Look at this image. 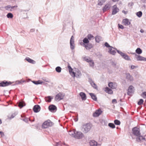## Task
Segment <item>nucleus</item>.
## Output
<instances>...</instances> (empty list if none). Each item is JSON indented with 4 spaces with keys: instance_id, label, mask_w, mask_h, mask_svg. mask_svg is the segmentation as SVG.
<instances>
[{
    "instance_id": "10",
    "label": "nucleus",
    "mask_w": 146,
    "mask_h": 146,
    "mask_svg": "<svg viewBox=\"0 0 146 146\" xmlns=\"http://www.w3.org/2000/svg\"><path fill=\"white\" fill-rule=\"evenodd\" d=\"M112 14L115 15L119 11V9L117 7L116 5H114L113 7Z\"/></svg>"
},
{
    "instance_id": "25",
    "label": "nucleus",
    "mask_w": 146,
    "mask_h": 146,
    "mask_svg": "<svg viewBox=\"0 0 146 146\" xmlns=\"http://www.w3.org/2000/svg\"><path fill=\"white\" fill-rule=\"evenodd\" d=\"M97 142L94 140L90 142V146H97Z\"/></svg>"
},
{
    "instance_id": "41",
    "label": "nucleus",
    "mask_w": 146,
    "mask_h": 146,
    "mask_svg": "<svg viewBox=\"0 0 146 146\" xmlns=\"http://www.w3.org/2000/svg\"><path fill=\"white\" fill-rule=\"evenodd\" d=\"M114 123L117 125H119L120 124V122L117 119H115L114 121Z\"/></svg>"
},
{
    "instance_id": "5",
    "label": "nucleus",
    "mask_w": 146,
    "mask_h": 146,
    "mask_svg": "<svg viewBox=\"0 0 146 146\" xmlns=\"http://www.w3.org/2000/svg\"><path fill=\"white\" fill-rule=\"evenodd\" d=\"M52 123L50 120H48L44 122L42 125V127L44 128H46L52 126Z\"/></svg>"
},
{
    "instance_id": "23",
    "label": "nucleus",
    "mask_w": 146,
    "mask_h": 146,
    "mask_svg": "<svg viewBox=\"0 0 146 146\" xmlns=\"http://www.w3.org/2000/svg\"><path fill=\"white\" fill-rule=\"evenodd\" d=\"M123 22L124 25L126 26H128L131 23L129 21V20L127 19H124L123 20Z\"/></svg>"
},
{
    "instance_id": "64",
    "label": "nucleus",
    "mask_w": 146,
    "mask_h": 146,
    "mask_svg": "<svg viewBox=\"0 0 146 146\" xmlns=\"http://www.w3.org/2000/svg\"><path fill=\"white\" fill-rule=\"evenodd\" d=\"M78 118L77 117H75L74 119V121L75 122H76L78 121Z\"/></svg>"
},
{
    "instance_id": "32",
    "label": "nucleus",
    "mask_w": 146,
    "mask_h": 146,
    "mask_svg": "<svg viewBox=\"0 0 146 146\" xmlns=\"http://www.w3.org/2000/svg\"><path fill=\"white\" fill-rule=\"evenodd\" d=\"M36 85H38L39 84H42L43 82L40 80H38L37 81H32Z\"/></svg>"
},
{
    "instance_id": "51",
    "label": "nucleus",
    "mask_w": 146,
    "mask_h": 146,
    "mask_svg": "<svg viewBox=\"0 0 146 146\" xmlns=\"http://www.w3.org/2000/svg\"><path fill=\"white\" fill-rule=\"evenodd\" d=\"M11 6L10 5H8L5 7V9L6 10H8L9 9L11 8Z\"/></svg>"
},
{
    "instance_id": "29",
    "label": "nucleus",
    "mask_w": 146,
    "mask_h": 146,
    "mask_svg": "<svg viewBox=\"0 0 146 146\" xmlns=\"http://www.w3.org/2000/svg\"><path fill=\"white\" fill-rule=\"evenodd\" d=\"M102 37L99 36L97 35L95 37L96 41L98 43L99 42L102 40Z\"/></svg>"
},
{
    "instance_id": "20",
    "label": "nucleus",
    "mask_w": 146,
    "mask_h": 146,
    "mask_svg": "<svg viewBox=\"0 0 146 146\" xmlns=\"http://www.w3.org/2000/svg\"><path fill=\"white\" fill-rule=\"evenodd\" d=\"M26 105L25 103L23 101H20L18 104V106L20 108H21L24 106Z\"/></svg>"
},
{
    "instance_id": "54",
    "label": "nucleus",
    "mask_w": 146,
    "mask_h": 146,
    "mask_svg": "<svg viewBox=\"0 0 146 146\" xmlns=\"http://www.w3.org/2000/svg\"><path fill=\"white\" fill-rule=\"evenodd\" d=\"M68 68L69 69V72H70L71 71H72L73 69L70 65H68Z\"/></svg>"
},
{
    "instance_id": "9",
    "label": "nucleus",
    "mask_w": 146,
    "mask_h": 146,
    "mask_svg": "<svg viewBox=\"0 0 146 146\" xmlns=\"http://www.w3.org/2000/svg\"><path fill=\"white\" fill-rule=\"evenodd\" d=\"M64 95L63 94L59 93L56 96L55 100L56 101H59L63 98Z\"/></svg>"
},
{
    "instance_id": "49",
    "label": "nucleus",
    "mask_w": 146,
    "mask_h": 146,
    "mask_svg": "<svg viewBox=\"0 0 146 146\" xmlns=\"http://www.w3.org/2000/svg\"><path fill=\"white\" fill-rule=\"evenodd\" d=\"M142 96L145 98H146V92H144L142 93L141 95Z\"/></svg>"
},
{
    "instance_id": "11",
    "label": "nucleus",
    "mask_w": 146,
    "mask_h": 146,
    "mask_svg": "<svg viewBox=\"0 0 146 146\" xmlns=\"http://www.w3.org/2000/svg\"><path fill=\"white\" fill-rule=\"evenodd\" d=\"M137 136V137H136V141L138 142H139L143 140L146 141L145 137L141 136V135H140Z\"/></svg>"
},
{
    "instance_id": "59",
    "label": "nucleus",
    "mask_w": 146,
    "mask_h": 146,
    "mask_svg": "<svg viewBox=\"0 0 146 146\" xmlns=\"http://www.w3.org/2000/svg\"><path fill=\"white\" fill-rule=\"evenodd\" d=\"M0 134L1 135L2 137L5 135L4 133L2 131H0Z\"/></svg>"
},
{
    "instance_id": "2",
    "label": "nucleus",
    "mask_w": 146,
    "mask_h": 146,
    "mask_svg": "<svg viewBox=\"0 0 146 146\" xmlns=\"http://www.w3.org/2000/svg\"><path fill=\"white\" fill-rule=\"evenodd\" d=\"M133 134L136 136H138L141 135L140 130L139 128L137 127H135L132 129Z\"/></svg>"
},
{
    "instance_id": "3",
    "label": "nucleus",
    "mask_w": 146,
    "mask_h": 146,
    "mask_svg": "<svg viewBox=\"0 0 146 146\" xmlns=\"http://www.w3.org/2000/svg\"><path fill=\"white\" fill-rule=\"evenodd\" d=\"M13 82L4 80L0 82V87H4L11 85Z\"/></svg>"
},
{
    "instance_id": "46",
    "label": "nucleus",
    "mask_w": 146,
    "mask_h": 146,
    "mask_svg": "<svg viewBox=\"0 0 146 146\" xmlns=\"http://www.w3.org/2000/svg\"><path fill=\"white\" fill-rule=\"evenodd\" d=\"M69 73L73 77H75V76H76V73L72 71H71L70 72H69Z\"/></svg>"
},
{
    "instance_id": "15",
    "label": "nucleus",
    "mask_w": 146,
    "mask_h": 146,
    "mask_svg": "<svg viewBox=\"0 0 146 146\" xmlns=\"http://www.w3.org/2000/svg\"><path fill=\"white\" fill-rule=\"evenodd\" d=\"M126 78L128 80L132 81L133 80V77L129 73H126Z\"/></svg>"
},
{
    "instance_id": "14",
    "label": "nucleus",
    "mask_w": 146,
    "mask_h": 146,
    "mask_svg": "<svg viewBox=\"0 0 146 146\" xmlns=\"http://www.w3.org/2000/svg\"><path fill=\"white\" fill-rule=\"evenodd\" d=\"M117 84L115 83L110 82L108 84V86L113 89H116L117 87Z\"/></svg>"
},
{
    "instance_id": "17",
    "label": "nucleus",
    "mask_w": 146,
    "mask_h": 146,
    "mask_svg": "<svg viewBox=\"0 0 146 146\" xmlns=\"http://www.w3.org/2000/svg\"><path fill=\"white\" fill-rule=\"evenodd\" d=\"M102 111L101 110H97L94 113H93V116L94 117L98 116L102 113Z\"/></svg>"
},
{
    "instance_id": "56",
    "label": "nucleus",
    "mask_w": 146,
    "mask_h": 146,
    "mask_svg": "<svg viewBox=\"0 0 146 146\" xmlns=\"http://www.w3.org/2000/svg\"><path fill=\"white\" fill-rule=\"evenodd\" d=\"M15 116V114H13L11 115L10 117V119H11L13 118Z\"/></svg>"
},
{
    "instance_id": "47",
    "label": "nucleus",
    "mask_w": 146,
    "mask_h": 146,
    "mask_svg": "<svg viewBox=\"0 0 146 146\" xmlns=\"http://www.w3.org/2000/svg\"><path fill=\"white\" fill-rule=\"evenodd\" d=\"M88 82L91 85V86L93 84L94 82L92 79L91 78H89L88 79Z\"/></svg>"
},
{
    "instance_id": "45",
    "label": "nucleus",
    "mask_w": 146,
    "mask_h": 146,
    "mask_svg": "<svg viewBox=\"0 0 146 146\" xmlns=\"http://www.w3.org/2000/svg\"><path fill=\"white\" fill-rule=\"evenodd\" d=\"M84 60L86 61V62H87L88 63H89L90 62V61L91 60V58L89 57H88V58H87L86 57H84Z\"/></svg>"
},
{
    "instance_id": "55",
    "label": "nucleus",
    "mask_w": 146,
    "mask_h": 146,
    "mask_svg": "<svg viewBox=\"0 0 146 146\" xmlns=\"http://www.w3.org/2000/svg\"><path fill=\"white\" fill-rule=\"evenodd\" d=\"M22 120L26 122H27L28 121V118L26 117H25L23 119H22Z\"/></svg>"
},
{
    "instance_id": "24",
    "label": "nucleus",
    "mask_w": 146,
    "mask_h": 146,
    "mask_svg": "<svg viewBox=\"0 0 146 146\" xmlns=\"http://www.w3.org/2000/svg\"><path fill=\"white\" fill-rule=\"evenodd\" d=\"M84 47L86 49L89 50L91 49L93 47V46L91 44L89 43L85 44V45H84Z\"/></svg>"
},
{
    "instance_id": "43",
    "label": "nucleus",
    "mask_w": 146,
    "mask_h": 146,
    "mask_svg": "<svg viewBox=\"0 0 146 146\" xmlns=\"http://www.w3.org/2000/svg\"><path fill=\"white\" fill-rule=\"evenodd\" d=\"M24 82V81H22V80H20V81H17L15 82V84L13 85H14L15 84H22V83Z\"/></svg>"
},
{
    "instance_id": "40",
    "label": "nucleus",
    "mask_w": 146,
    "mask_h": 146,
    "mask_svg": "<svg viewBox=\"0 0 146 146\" xmlns=\"http://www.w3.org/2000/svg\"><path fill=\"white\" fill-rule=\"evenodd\" d=\"M136 15L139 17H141L142 13L141 11H139L136 13Z\"/></svg>"
},
{
    "instance_id": "1",
    "label": "nucleus",
    "mask_w": 146,
    "mask_h": 146,
    "mask_svg": "<svg viewBox=\"0 0 146 146\" xmlns=\"http://www.w3.org/2000/svg\"><path fill=\"white\" fill-rule=\"evenodd\" d=\"M92 128L91 125L88 123L84 124L82 127V131L84 133H86L89 131Z\"/></svg>"
},
{
    "instance_id": "42",
    "label": "nucleus",
    "mask_w": 146,
    "mask_h": 146,
    "mask_svg": "<svg viewBox=\"0 0 146 146\" xmlns=\"http://www.w3.org/2000/svg\"><path fill=\"white\" fill-rule=\"evenodd\" d=\"M89 64L90 66L91 67H93L94 66V62L93 61L91 60L90 62L88 63Z\"/></svg>"
},
{
    "instance_id": "18",
    "label": "nucleus",
    "mask_w": 146,
    "mask_h": 146,
    "mask_svg": "<svg viewBox=\"0 0 146 146\" xmlns=\"http://www.w3.org/2000/svg\"><path fill=\"white\" fill-rule=\"evenodd\" d=\"M110 7V4H107L104 7L103 9V11L104 12L107 10H109Z\"/></svg>"
},
{
    "instance_id": "58",
    "label": "nucleus",
    "mask_w": 146,
    "mask_h": 146,
    "mask_svg": "<svg viewBox=\"0 0 146 146\" xmlns=\"http://www.w3.org/2000/svg\"><path fill=\"white\" fill-rule=\"evenodd\" d=\"M43 80L45 82L48 83L50 82V80H48V79H43Z\"/></svg>"
},
{
    "instance_id": "57",
    "label": "nucleus",
    "mask_w": 146,
    "mask_h": 146,
    "mask_svg": "<svg viewBox=\"0 0 146 146\" xmlns=\"http://www.w3.org/2000/svg\"><path fill=\"white\" fill-rule=\"evenodd\" d=\"M17 5H15L13 6H11V9L10 10L11 11H12V9H13L14 8H17Z\"/></svg>"
},
{
    "instance_id": "19",
    "label": "nucleus",
    "mask_w": 146,
    "mask_h": 146,
    "mask_svg": "<svg viewBox=\"0 0 146 146\" xmlns=\"http://www.w3.org/2000/svg\"><path fill=\"white\" fill-rule=\"evenodd\" d=\"M79 95L81 97L82 100H85L86 99V94L83 92H81L80 93Z\"/></svg>"
},
{
    "instance_id": "22",
    "label": "nucleus",
    "mask_w": 146,
    "mask_h": 146,
    "mask_svg": "<svg viewBox=\"0 0 146 146\" xmlns=\"http://www.w3.org/2000/svg\"><path fill=\"white\" fill-rule=\"evenodd\" d=\"M105 91L107 93L111 94L113 93V92L112 90L108 87L105 88Z\"/></svg>"
},
{
    "instance_id": "53",
    "label": "nucleus",
    "mask_w": 146,
    "mask_h": 146,
    "mask_svg": "<svg viewBox=\"0 0 146 146\" xmlns=\"http://www.w3.org/2000/svg\"><path fill=\"white\" fill-rule=\"evenodd\" d=\"M55 146H61V143L60 142H56Z\"/></svg>"
},
{
    "instance_id": "8",
    "label": "nucleus",
    "mask_w": 146,
    "mask_h": 146,
    "mask_svg": "<svg viewBox=\"0 0 146 146\" xmlns=\"http://www.w3.org/2000/svg\"><path fill=\"white\" fill-rule=\"evenodd\" d=\"M70 45L71 49L72 50L74 48V37L73 36H71L70 40Z\"/></svg>"
},
{
    "instance_id": "48",
    "label": "nucleus",
    "mask_w": 146,
    "mask_h": 146,
    "mask_svg": "<svg viewBox=\"0 0 146 146\" xmlns=\"http://www.w3.org/2000/svg\"><path fill=\"white\" fill-rule=\"evenodd\" d=\"M104 45L106 46L108 48H110L111 47H112V46H110L109 44L107 42H106Z\"/></svg>"
},
{
    "instance_id": "6",
    "label": "nucleus",
    "mask_w": 146,
    "mask_h": 146,
    "mask_svg": "<svg viewBox=\"0 0 146 146\" xmlns=\"http://www.w3.org/2000/svg\"><path fill=\"white\" fill-rule=\"evenodd\" d=\"M74 136V137L77 139H82L84 137V135L82 132L76 131V134Z\"/></svg>"
},
{
    "instance_id": "37",
    "label": "nucleus",
    "mask_w": 146,
    "mask_h": 146,
    "mask_svg": "<svg viewBox=\"0 0 146 146\" xmlns=\"http://www.w3.org/2000/svg\"><path fill=\"white\" fill-rule=\"evenodd\" d=\"M108 125L109 127L113 129L115 127V126L113 123H108Z\"/></svg>"
},
{
    "instance_id": "7",
    "label": "nucleus",
    "mask_w": 146,
    "mask_h": 146,
    "mask_svg": "<svg viewBox=\"0 0 146 146\" xmlns=\"http://www.w3.org/2000/svg\"><path fill=\"white\" fill-rule=\"evenodd\" d=\"M134 87L132 85L130 86L127 90V95L131 96L134 92Z\"/></svg>"
},
{
    "instance_id": "16",
    "label": "nucleus",
    "mask_w": 146,
    "mask_h": 146,
    "mask_svg": "<svg viewBox=\"0 0 146 146\" xmlns=\"http://www.w3.org/2000/svg\"><path fill=\"white\" fill-rule=\"evenodd\" d=\"M136 59L137 61H146V58L143 57L139 55H138V56L136 57Z\"/></svg>"
},
{
    "instance_id": "26",
    "label": "nucleus",
    "mask_w": 146,
    "mask_h": 146,
    "mask_svg": "<svg viewBox=\"0 0 146 146\" xmlns=\"http://www.w3.org/2000/svg\"><path fill=\"white\" fill-rule=\"evenodd\" d=\"M25 60H27L29 62L33 64H34L35 63V61L28 57H26L25 58Z\"/></svg>"
},
{
    "instance_id": "34",
    "label": "nucleus",
    "mask_w": 146,
    "mask_h": 146,
    "mask_svg": "<svg viewBox=\"0 0 146 146\" xmlns=\"http://www.w3.org/2000/svg\"><path fill=\"white\" fill-rule=\"evenodd\" d=\"M75 73L76 75V77H78L79 76H81L82 75L80 71L79 70H78L76 71Z\"/></svg>"
},
{
    "instance_id": "12",
    "label": "nucleus",
    "mask_w": 146,
    "mask_h": 146,
    "mask_svg": "<svg viewBox=\"0 0 146 146\" xmlns=\"http://www.w3.org/2000/svg\"><path fill=\"white\" fill-rule=\"evenodd\" d=\"M33 109L35 113H37L40 111V107L39 105H35L33 107Z\"/></svg>"
},
{
    "instance_id": "21",
    "label": "nucleus",
    "mask_w": 146,
    "mask_h": 146,
    "mask_svg": "<svg viewBox=\"0 0 146 146\" xmlns=\"http://www.w3.org/2000/svg\"><path fill=\"white\" fill-rule=\"evenodd\" d=\"M113 48V47H111V48H109L108 52L109 53L111 54L115 55L116 53V52L115 50H112V48Z\"/></svg>"
},
{
    "instance_id": "31",
    "label": "nucleus",
    "mask_w": 146,
    "mask_h": 146,
    "mask_svg": "<svg viewBox=\"0 0 146 146\" xmlns=\"http://www.w3.org/2000/svg\"><path fill=\"white\" fill-rule=\"evenodd\" d=\"M69 134L72 137H74L75 135L76 134V131H71L69 132Z\"/></svg>"
},
{
    "instance_id": "27",
    "label": "nucleus",
    "mask_w": 146,
    "mask_h": 146,
    "mask_svg": "<svg viewBox=\"0 0 146 146\" xmlns=\"http://www.w3.org/2000/svg\"><path fill=\"white\" fill-rule=\"evenodd\" d=\"M45 99L46 102H50L51 101L52 99H53V98L51 96H48L45 97Z\"/></svg>"
},
{
    "instance_id": "33",
    "label": "nucleus",
    "mask_w": 146,
    "mask_h": 146,
    "mask_svg": "<svg viewBox=\"0 0 146 146\" xmlns=\"http://www.w3.org/2000/svg\"><path fill=\"white\" fill-rule=\"evenodd\" d=\"M136 52L138 54H140L142 53L141 49L139 48H138L135 50Z\"/></svg>"
},
{
    "instance_id": "35",
    "label": "nucleus",
    "mask_w": 146,
    "mask_h": 146,
    "mask_svg": "<svg viewBox=\"0 0 146 146\" xmlns=\"http://www.w3.org/2000/svg\"><path fill=\"white\" fill-rule=\"evenodd\" d=\"M87 37L88 39L90 40L92 39H93L94 38V36L91 34H88L87 36Z\"/></svg>"
},
{
    "instance_id": "62",
    "label": "nucleus",
    "mask_w": 146,
    "mask_h": 146,
    "mask_svg": "<svg viewBox=\"0 0 146 146\" xmlns=\"http://www.w3.org/2000/svg\"><path fill=\"white\" fill-rule=\"evenodd\" d=\"M35 31V29H32L30 30V32H34Z\"/></svg>"
},
{
    "instance_id": "28",
    "label": "nucleus",
    "mask_w": 146,
    "mask_h": 146,
    "mask_svg": "<svg viewBox=\"0 0 146 146\" xmlns=\"http://www.w3.org/2000/svg\"><path fill=\"white\" fill-rule=\"evenodd\" d=\"M89 95L91 96L92 98L95 101H96L97 100V98L96 97V96L94 94L92 93H90Z\"/></svg>"
},
{
    "instance_id": "30",
    "label": "nucleus",
    "mask_w": 146,
    "mask_h": 146,
    "mask_svg": "<svg viewBox=\"0 0 146 146\" xmlns=\"http://www.w3.org/2000/svg\"><path fill=\"white\" fill-rule=\"evenodd\" d=\"M105 0H98V5H99L101 6L105 2Z\"/></svg>"
},
{
    "instance_id": "36",
    "label": "nucleus",
    "mask_w": 146,
    "mask_h": 146,
    "mask_svg": "<svg viewBox=\"0 0 146 146\" xmlns=\"http://www.w3.org/2000/svg\"><path fill=\"white\" fill-rule=\"evenodd\" d=\"M83 42L85 44H88L89 42V40L86 37L85 38L83 39Z\"/></svg>"
},
{
    "instance_id": "61",
    "label": "nucleus",
    "mask_w": 146,
    "mask_h": 146,
    "mask_svg": "<svg viewBox=\"0 0 146 146\" xmlns=\"http://www.w3.org/2000/svg\"><path fill=\"white\" fill-rule=\"evenodd\" d=\"M112 103L115 102V103H117V100L115 99H113L112 100Z\"/></svg>"
},
{
    "instance_id": "63",
    "label": "nucleus",
    "mask_w": 146,
    "mask_h": 146,
    "mask_svg": "<svg viewBox=\"0 0 146 146\" xmlns=\"http://www.w3.org/2000/svg\"><path fill=\"white\" fill-rule=\"evenodd\" d=\"M135 67V66L134 65H131V68L133 69H134Z\"/></svg>"
},
{
    "instance_id": "13",
    "label": "nucleus",
    "mask_w": 146,
    "mask_h": 146,
    "mask_svg": "<svg viewBox=\"0 0 146 146\" xmlns=\"http://www.w3.org/2000/svg\"><path fill=\"white\" fill-rule=\"evenodd\" d=\"M48 109L51 112H54L55 110L56 111L57 110V108L56 106L52 104L50 105L48 107Z\"/></svg>"
},
{
    "instance_id": "4",
    "label": "nucleus",
    "mask_w": 146,
    "mask_h": 146,
    "mask_svg": "<svg viewBox=\"0 0 146 146\" xmlns=\"http://www.w3.org/2000/svg\"><path fill=\"white\" fill-rule=\"evenodd\" d=\"M117 52L125 60H131L130 58L127 54H125V53H123L118 50H117Z\"/></svg>"
},
{
    "instance_id": "50",
    "label": "nucleus",
    "mask_w": 146,
    "mask_h": 146,
    "mask_svg": "<svg viewBox=\"0 0 146 146\" xmlns=\"http://www.w3.org/2000/svg\"><path fill=\"white\" fill-rule=\"evenodd\" d=\"M92 86L95 89H97V85L94 82Z\"/></svg>"
},
{
    "instance_id": "44",
    "label": "nucleus",
    "mask_w": 146,
    "mask_h": 146,
    "mask_svg": "<svg viewBox=\"0 0 146 146\" xmlns=\"http://www.w3.org/2000/svg\"><path fill=\"white\" fill-rule=\"evenodd\" d=\"M143 102L144 101L143 99H140L138 102L137 104L139 105H141L143 103Z\"/></svg>"
},
{
    "instance_id": "38",
    "label": "nucleus",
    "mask_w": 146,
    "mask_h": 146,
    "mask_svg": "<svg viewBox=\"0 0 146 146\" xmlns=\"http://www.w3.org/2000/svg\"><path fill=\"white\" fill-rule=\"evenodd\" d=\"M7 17L8 18H12L13 17V15L12 13H9L7 14Z\"/></svg>"
},
{
    "instance_id": "39",
    "label": "nucleus",
    "mask_w": 146,
    "mask_h": 146,
    "mask_svg": "<svg viewBox=\"0 0 146 146\" xmlns=\"http://www.w3.org/2000/svg\"><path fill=\"white\" fill-rule=\"evenodd\" d=\"M55 70L57 72L60 73L61 72V68L60 66H57Z\"/></svg>"
},
{
    "instance_id": "60",
    "label": "nucleus",
    "mask_w": 146,
    "mask_h": 146,
    "mask_svg": "<svg viewBox=\"0 0 146 146\" xmlns=\"http://www.w3.org/2000/svg\"><path fill=\"white\" fill-rule=\"evenodd\" d=\"M112 65L114 66H115L116 65V63H115L114 62L112 61L111 62Z\"/></svg>"
},
{
    "instance_id": "52",
    "label": "nucleus",
    "mask_w": 146,
    "mask_h": 146,
    "mask_svg": "<svg viewBox=\"0 0 146 146\" xmlns=\"http://www.w3.org/2000/svg\"><path fill=\"white\" fill-rule=\"evenodd\" d=\"M118 28H119L121 29H123L124 28V26L122 25H121L120 24H118Z\"/></svg>"
}]
</instances>
